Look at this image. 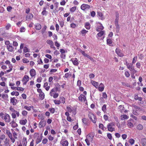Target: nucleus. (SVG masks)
Segmentation results:
<instances>
[{"mask_svg":"<svg viewBox=\"0 0 146 146\" xmlns=\"http://www.w3.org/2000/svg\"><path fill=\"white\" fill-rule=\"evenodd\" d=\"M23 62L24 63H27L29 62V60L26 58H23Z\"/></svg>","mask_w":146,"mask_h":146,"instance_id":"47","label":"nucleus"},{"mask_svg":"<svg viewBox=\"0 0 146 146\" xmlns=\"http://www.w3.org/2000/svg\"><path fill=\"white\" fill-rule=\"evenodd\" d=\"M5 138V135L4 134H2L1 135L0 137V139L2 140H3Z\"/></svg>","mask_w":146,"mask_h":146,"instance_id":"63","label":"nucleus"},{"mask_svg":"<svg viewBox=\"0 0 146 146\" xmlns=\"http://www.w3.org/2000/svg\"><path fill=\"white\" fill-rule=\"evenodd\" d=\"M80 51L84 56L85 57L87 55V54L84 51H83L82 50H80Z\"/></svg>","mask_w":146,"mask_h":146,"instance_id":"48","label":"nucleus"},{"mask_svg":"<svg viewBox=\"0 0 146 146\" xmlns=\"http://www.w3.org/2000/svg\"><path fill=\"white\" fill-rule=\"evenodd\" d=\"M137 59V56H136L135 57H134L133 59L132 63L134 64L136 62Z\"/></svg>","mask_w":146,"mask_h":146,"instance_id":"54","label":"nucleus"},{"mask_svg":"<svg viewBox=\"0 0 146 146\" xmlns=\"http://www.w3.org/2000/svg\"><path fill=\"white\" fill-rule=\"evenodd\" d=\"M88 32V31H86L85 29H83L81 31V33L82 34H84Z\"/></svg>","mask_w":146,"mask_h":146,"instance_id":"61","label":"nucleus"},{"mask_svg":"<svg viewBox=\"0 0 146 146\" xmlns=\"http://www.w3.org/2000/svg\"><path fill=\"white\" fill-rule=\"evenodd\" d=\"M54 102L56 104L59 105L61 103V102L60 100H54Z\"/></svg>","mask_w":146,"mask_h":146,"instance_id":"44","label":"nucleus"},{"mask_svg":"<svg viewBox=\"0 0 146 146\" xmlns=\"http://www.w3.org/2000/svg\"><path fill=\"white\" fill-rule=\"evenodd\" d=\"M88 117L94 123H96L97 118L96 116L92 113H89L88 114Z\"/></svg>","mask_w":146,"mask_h":146,"instance_id":"4","label":"nucleus"},{"mask_svg":"<svg viewBox=\"0 0 146 146\" xmlns=\"http://www.w3.org/2000/svg\"><path fill=\"white\" fill-rule=\"evenodd\" d=\"M33 17V15L32 14L30 13L26 17V19L27 20L30 19Z\"/></svg>","mask_w":146,"mask_h":146,"instance_id":"34","label":"nucleus"},{"mask_svg":"<svg viewBox=\"0 0 146 146\" xmlns=\"http://www.w3.org/2000/svg\"><path fill=\"white\" fill-rule=\"evenodd\" d=\"M6 133L8 135L10 138H12V135L9 130H7L6 131Z\"/></svg>","mask_w":146,"mask_h":146,"instance_id":"28","label":"nucleus"},{"mask_svg":"<svg viewBox=\"0 0 146 146\" xmlns=\"http://www.w3.org/2000/svg\"><path fill=\"white\" fill-rule=\"evenodd\" d=\"M30 73L32 77L34 76L36 74L35 71L34 69H31L30 71Z\"/></svg>","mask_w":146,"mask_h":146,"instance_id":"18","label":"nucleus"},{"mask_svg":"<svg viewBox=\"0 0 146 146\" xmlns=\"http://www.w3.org/2000/svg\"><path fill=\"white\" fill-rule=\"evenodd\" d=\"M70 61L72 62L73 64L75 66H77L79 64L78 60L76 58H71Z\"/></svg>","mask_w":146,"mask_h":146,"instance_id":"7","label":"nucleus"},{"mask_svg":"<svg viewBox=\"0 0 146 146\" xmlns=\"http://www.w3.org/2000/svg\"><path fill=\"white\" fill-rule=\"evenodd\" d=\"M99 127L102 129V130H106V127H104V125L102 124H100L99 125Z\"/></svg>","mask_w":146,"mask_h":146,"instance_id":"37","label":"nucleus"},{"mask_svg":"<svg viewBox=\"0 0 146 146\" xmlns=\"http://www.w3.org/2000/svg\"><path fill=\"white\" fill-rule=\"evenodd\" d=\"M134 99L136 100H138L139 101H141L142 98L141 97H139L138 95H135L134 96Z\"/></svg>","mask_w":146,"mask_h":146,"instance_id":"25","label":"nucleus"},{"mask_svg":"<svg viewBox=\"0 0 146 146\" xmlns=\"http://www.w3.org/2000/svg\"><path fill=\"white\" fill-rule=\"evenodd\" d=\"M107 137L108 139L110 140L112 139V135L111 133H109L107 135Z\"/></svg>","mask_w":146,"mask_h":146,"instance_id":"60","label":"nucleus"},{"mask_svg":"<svg viewBox=\"0 0 146 146\" xmlns=\"http://www.w3.org/2000/svg\"><path fill=\"white\" fill-rule=\"evenodd\" d=\"M58 90V88H56L52 89L51 91L50 94V96H52L54 98H56L58 97V93H56Z\"/></svg>","mask_w":146,"mask_h":146,"instance_id":"2","label":"nucleus"},{"mask_svg":"<svg viewBox=\"0 0 146 146\" xmlns=\"http://www.w3.org/2000/svg\"><path fill=\"white\" fill-rule=\"evenodd\" d=\"M139 59H140L141 60L143 58V55L142 54H139Z\"/></svg>","mask_w":146,"mask_h":146,"instance_id":"55","label":"nucleus"},{"mask_svg":"<svg viewBox=\"0 0 146 146\" xmlns=\"http://www.w3.org/2000/svg\"><path fill=\"white\" fill-rule=\"evenodd\" d=\"M41 14L42 15L46 16L48 14V12L45 10H44L42 12Z\"/></svg>","mask_w":146,"mask_h":146,"instance_id":"43","label":"nucleus"},{"mask_svg":"<svg viewBox=\"0 0 146 146\" xmlns=\"http://www.w3.org/2000/svg\"><path fill=\"white\" fill-rule=\"evenodd\" d=\"M141 142L143 146H146V139L143 138L141 139Z\"/></svg>","mask_w":146,"mask_h":146,"instance_id":"26","label":"nucleus"},{"mask_svg":"<svg viewBox=\"0 0 146 146\" xmlns=\"http://www.w3.org/2000/svg\"><path fill=\"white\" fill-rule=\"evenodd\" d=\"M2 98L4 100H6L8 98V96L7 94H3L2 95Z\"/></svg>","mask_w":146,"mask_h":146,"instance_id":"36","label":"nucleus"},{"mask_svg":"<svg viewBox=\"0 0 146 146\" xmlns=\"http://www.w3.org/2000/svg\"><path fill=\"white\" fill-rule=\"evenodd\" d=\"M29 80V77L27 75H25L22 80V81L23 82V85H25L26 84L27 82Z\"/></svg>","mask_w":146,"mask_h":146,"instance_id":"6","label":"nucleus"},{"mask_svg":"<svg viewBox=\"0 0 146 146\" xmlns=\"http://www.w3.org/2000/svg\"><path fill=\"white\" fill-rule=\"evenodd\" d=\"M90 8L89 5L86 4H83L81 6V9H89Z\"/></svg>","mask_w":146,"mask_h":146,"instance_id":"11","label":"nucleus"},{"mask_svg":"<svg viewBox=\"0 0 146 146\" xmlns=\"http://www.w3.org/2000/svg\"><path fill=\"white\" fill-rule=\"evenodd\" d=\"M46 26L45 25L43 27V28L42 29V33L43 34L45 32L46 30Z\"/></svg>","mask_w":146,"mask_h":146,"instance_id":"40","label":"nucleus"},{"mask_svg":"<svg viewBox=\"0 0 146 146\" xmlns=\"http://www.w3.org/2000/svg\"><path fill=\"white\" fill-rule=\"evenodd\" d=\"M23 52L25 53L28 52V49L26 47H24L23 49Z\"/></svg>","mask_w":146,"mask_h":146,"instance_id":"57","label":"nucleus"},{"mask_svg":"<svg viewBox=\"0 0 146 146\" xmlns=\"http://www.w3.org/2000/svg\"><path fill=\"white\" fill-rule=\"evenodd\" d=\"M129 117L126 115H121V120H123L125 119H127Z\"/></svg>","mask_w":146,"mask_h":146,"instance_id":"21","label":"nucleus"},{"mask_svg":"<svg viewBox=\"0 0 146 146\" xmlns=\"http://www.w3.org/2000/svg\"><path fill=\"white\" fill-rule=\"evenodd\" d=\"M136 128L139 130H141L143 129V127L142 125L139 124L137 126Z\"/></svg>","mask_w":146,"mask_h":146,"instance_id":"32","label":"nucleus"},{"mask_svg":"<svg viewBox=\"0 0 146 146\" xmlns=\"http://www.w3.org/2000/svg\"><path fill=\"white\" fill-rule=\"evenodd\" d=\"M60 144H62V146H68V143L66 140H62L60 142Z\"/></svg>","mask_w":146,"mask_h":146,"instance_id":"12","label":"nucleus"},{"mask_svg":"<svg viewBox=\"0 0 146 146\" xmlns=\"http://www.w3.org/2000/svg\"><path fill=\"white\" fill-rule=\"evenodd\" d=\"M107 42L108 44H111L112 43V41L110 39H108L107 40Z\"/></svg>","mask_w":146,"mask_h":146,"instance_id":"49","label":"nucleus"},{"mask_svg":"<svg viewBox=\"0 0 146 146\" xmlns=\"http://www.w3.org/2000/svg\"><path fill=\"white\" fill-rule=\"evenodd\" d=\"M38 116L40 118L41 120H43L44 119V116L42 114H39L38 115Z\"/></svg>","mask_w":146,"mask_h":146,"instance_id":"45","label":"nucleus"},{"mask_svg":"<svg viewBox=\"0 0 146 146\" xmlns=\"http://www.w3.org/2000/svg\"><path fill=\"white\" fill-rule=\"evenodd\" d=\"M61 103L64 104L65 102V99L62 96L60 97V100Z\"/></svg>","mask_w":146,"mask_h":146,"instance_id":"38","label":"nucleus"},{"mask_svg":"<svg viewBox=\"0 0 146 146\" xmlns=\"http://www.w3.org/2000/svg\"><path fill=\"white\" fill-rule=\"evenodd\" d=\"M104 33V31H101L98 33L97 35L99 36L100 37L102 36Z\"/></svg>","mask_w":146,"mask_h":146,"instance_id":"39","label":"nucleus"},{"mask_svg":"<svg viewBox=\"0 0 146 146\" xmlns=\"http://www.w3.org/2000/svg\"><path fill=\"white\" fill-rule=\"evenodd\" d=\"M35 28L36 30H39L41 29V26L40 24L37 23L35 25Z\"/></svg>","mask_w":146,"mask_h":146,"instance_id":"29","label":"nucleus"},{"mask_svg":"<svg viewBox=\"0 0 146 146\" xmlns=\"http://www.w3.org/2000/svg\"><path fill=\"white\" fill-rule=\"evenodd\" d=\"M22 114L23 116H26L27 114V112L25 110L23 111L22 112Z\"/></svg>","mask_w":146,"mask_h":146,"instance_id":"46","label":"nucleus"},{"mask_svg":"<svg viewBox=\"0 0 146 146\" xmlns=\"http://www.w3.org/2000/svg\"><path fill=\"white\" fill-rule=\"evenodd\" d=\"M94 136L91 134L87 135L86 136V139L90 141H92L93 139Z\"/></svg>","mask_w":146,"mask_h":146,"instance_id":"16","label":"nucleus"},{"mask_svg":"<svg viewBox=\"0 0 146 146\" xmlns=\"http://www.w3.org/2000/svg\"><path fill=\"white\" fill-rule=\"evenodd\" d=\"M129 142L132 145L134 143L135 141L133 139H130L129 140Z\"/></svg>","mask_w":146,"mask_h":146,"instance_id":"52","label":"nucleus"},{"mask_svg":"<svg viewBox=\"0 0 146 146\" xmlns=\"http://www.w3.org/2000/svg\"><path fill=\"white\" fill-rule=\"evenodd\" d=\"M115 123L112 122L109 123L107 125V127L109 131L112 132L115 131Z\"/></svg>","mask_w":146,"mask_h":146,"instance_id":"3","label":"nucleus"},{"mask_svg":"<svg viewBox=\"0 0 146 146\" xmlns=\"http://www.w3.org/2000/svg\"><path fill=\"white\" fill-rule=\"evenodd\" d=\"M104 29V27L101 25H100L98 26L96 28L97 31L99 32L102 30Z\"/></svg>","mask_w":146,"mask_h":146,"instance_id":"22","label":"nucleus"},{"mask_svg":"<svg viewBox=\"0 0 146 146\" xmlns=\"http://www.w3.org/2000/svg\"><path fill=\"white\" fill-rule=\"evenodd\" d=\"M92 84L96 88H98V82H96L94 81H93L92 82Z\"/></svg>","mask_w":146,"mask_h":146,"instance_id":"23","label":"nucleus"},{"mask_svg":"<svg viewBox=\"0 0 146 146\" xmlns=\"http://www.w3.org/2000/svg\"><path fill=\"white\" fill-rule=\"evenodd\" d=\"M79 100L81 102H85L86 100V97L83 94H81L78 98Z\"/></svg>","mask_w":146,"mask_h":146,"instance_id":"10","label":"nucleus"},{"mask_svg":"<svg viewBox=\"0 0 146 146\" xmlns=\"http://www.w3.org/2000/svg\"><path fill=\"white\" fill-rule=\"evenodd\" d=\"M39 96L40 97V98L41 100H43L44 98V94L43 92L41 93H40Z\"/></svg>","mask_w":146,"mask_h":146,"instance_id":"31","label":"nucleus"},{"mask_svg":"<svg viewBox=\"0 0 146 146\" xmlns=\"http://www.w3.org/2000/svg\"><path fill=\"white\" fill-rule=\"evenodd\" d=\"M18 101L15 97L11 98L10 103L12 104L13 106H15L16 105Z\"/></svg>","mask_w":146,"mask_h":146,"instance_id":"8","label":"nucleus"},{"mask_svg":"<svg viewBox=\"0 0 146 146\" xmlns=\"http://www.w3.org/2000/svg\"><path fill=\"white\" fill-rule=\"evenodd\" d=\"M82 121L84 125L88 126L90 124L89 119L86 118H83L82 119Z\"/></svg>","mask_w":146,"mask_h":146,"instance_id":"9","label":"nucleus"},{"mask_svg":"<svg viewBox=\"0 0 146 146\" xmlns=\"http://www.w3.org/2000/svg\"><path fill=\"white\" fill-rule=\"evenodd\" d=\"M11 25L9 23H7V25L5 26L6 29L7 30H8L11 27Z\"/></svg>","mask_w":146,"mask_h":146,"instance_id":"42","label":"nucleus"},{"mask_svg":"<svg viewBox=\"0 0 146 146\" xmlns=\"http://www.w3.org/2000/svg\"><path fill=\"white\" fill-rule=\"evenodd\" d=\"M23 146H26L27 143V139L25 138H24L23 139L22 141Z\"/></svg>","mask_w":146,"mask_h":146,"instance_id":"27","label":"nucleus"},{"mask_svg":"<svg viewBox=\"0 0 146 146\" xmlns=\"http://www.w3.org/2000/svg\"><path fill=\"white\" fill-rule=\"evenodd\" d=\"M122 84L123 86H127L128 87H129L130 86L129 85V84H128L126 83L122 82Z\"/></svg>","mask_w":146,"mask_h":146,"instance_id":"58","label":"nucleus"},{"mask_svg":"<svg viewBox=\"0 0 146 146\" xmlns=\"http://www.w3.org/2000/svg\"><path fill=\"white\" fill-rule=\"evenodd\" d=\"M5 33L4 31L1 29H0V35H3Z\"/></svg>","mask_w":146,"mask_h":146,"instance_id":"64","label":"nucleus"},{"mask_svg":"<svg viewBox=\"0 0 146 146\" xmlns=\"http://www.w3.org/2000/svg\"><path fill=\"white\" fill-rule=\"evenodd\" d=\"M104 84L102 83H101L100 85L98 86V89L99 91L100 92H102L104 90Z\"/></svg>","mask_w":146,"mask_h":146,"instance_id":"13","label":"nucleus"},{"mask_svg":"<svg viewBox=\"0 0 146 146\" xmlns=\"http://www.w3.org/2000/svg\"><path fill=\"white\" fill-rule=\"evenodd\" d=\"M27 120L26 119L24 120H20L19 121L21 125H25L27 123Z\"/></svg>","mask_w":146,"mask_h":146,"instance_id":"24","label":"nucleus"},{"mask_svg":"<svg viewBox=\"0 0 146 146\" xmlns=\"http://www.w3.org/2000/svg\"><path fill=\"white\" fill-rule=\"evenodd\" d=\"M115 25L116 27V32L117 33H118L119 31L120 27L118 23L115 24Z\"/></svg>","mask_w":146,"mask_h":146,"instance_id":"30","label":"nucleus"},{"mask_svg":"<svg viewBox=\"0 0 146 146\" xmlns=\"http://www.w3.org/2000/svg\"><path fill=\"white\" fill-rule=\"evenodd\" d=\"M46 42L48 44L50 45L53 42L52 40H47Z\"/></svg>","mask_w":146,"mask_h":146,"instance_id":"50","label":"nucleus"},{"mask_svg":"<svg viewBox=\"0 0 146 146\" xmlns=\"http://www.w3.org/2000/svg\"><path fill=\"white\" fill-rule=\"evenodd\" d=\"M127 125L129 126V127H132L133 126V124L130 122H128Z\"/></svg>","mask_w":146,"mask_h":146,"instance_id":"56","label":"nucleus"},{"mask_svg":"<svg viewBox=\"0 0 146 146\" xmlns=\"http://www.w3.org/2000/svg\"><path fill=\"white\" fill-rule=\"evenodd\" d=\"M77 85L78 86L80 87L81 85V82L80 80H78L77 81Z\"/></svg>","mask_w":146,"mask_h":146,"instance_id":"53","label":"nucleus"},{"mask_svg":"<svg viewBox=\"0 0 146 146\" xmlns=\"http://www.w3.org/2000/svg\"><path fill=\"white\" fill-rule=\"evenodd\" d=\"M48 139L50 140V141H52L54 139V138L53 137H52L51 136V135H49L48 136Z\"/></svg>","mask_w":146,"mask_h":146,"instance_id":"62","label":"nucleus"},{"mask_svg":"<svg viewBox=\"0 0 146 146\" xmlns=\"http://www.w3.org/2000/svg\"><path fill=\"white\" fill-rule=\"evenodd\" d=\"M7 48L8 50L11 52H13L14 49L13 47L12 46V44H10L9 46H7Z\"/></svg>","mask_w":146,"mask_h":146,"instance_id":"19","label":"nucleus"},{"mask_svg":"<svg viewBox=\"0 0 146 146\" xmlns=\"http://www.w3.org/2000/svg\"><path fill=\"white\" fill-rule=\"evenodd\" d=\"M98 15H99V16L100 17V19L102 20H103V19H104V16H103V14H102V13H101V12H98Z\"/></svg>","mask_w":146,"mask_h":146,"instance_id":"35","label":"nucleus"},{"mask_svg":"<svg viewBox=\"0 0 146 146\" xmlns=\"http://www.w3.org/2000/svg\"><path fill=\"white\" fill-rule=\"evenodd\" d=\"M71 76V74H69L68 73H66L64 75L65 77L66 78H68L69 77Z\"/></svg>","mask_w":146,"mask_h":146,"instance_id":"41","label":"nucleus"},{"mask_svg":"<svg viewBox=\"0 0 146 146\" xmlns=\"http://www.w3.org/2000/svg\"><path fill=\"white\" fill-rule=\"evenodd\" d=\"M42 134H41L40 135V137H37L36 141V143L37 144L39 143L41 141L42 139Z\"/></svg>","mask_w":146,"mask_h":146,"instance_id":"15","label":"nucleus"},{"mask_svg":"<svg viewBox=\"0 0 146 146\" xmlns=\"http://www.w3.org/2000/svg\"><path fill=\"white\" fill-rule=\"evenodd\" d=\"M102 110L105 113L106 112V105L104 104L102 107Z\"/></svg>","mask_w":146,"mask_h":146,"instance_id":"33","label":"nucleus"},{"mask_svg":"<svg viewBox=\"0 0 146 146\" xmlns=\"http://www.w3.org/2000/svg\"><path fill=\"white\" fill-rule=\"evenodd\" d=\"M1 117L3 119H4L6 122H9L10 121V117L8 114H6L4 116H2Z\"/></svg>","mask_w":146,"mask_h":146,"instance_id":"5","label":"nucleus"},{"mask_svg":"<svg viewBox=\"0 0 146 146\" xmlns=\"http://www.w3.org/2000/svg\"><path fill=\"white\" fill-rule=\"evenodd\" d=\"M85 27L88 30H89L90 28V25L88 22H86L85 23Z\"/></svg>","mask_w":146,"mask_h":146,"instance_id":"20","label":"nucleus"},{"mask_svg":"<svg viewBox=\"0 0 146 146\" xmlns=\"http://www.w3.org/2000/svg\"><path fill=\"white\" fill-rule=\"evenodd\" d=\"M115 52L117 55L120 57H122L123 56V53L121 52L120 50L117 48L115 50Z\"/></svg>","mask_w":146,"mask_h":146,"instance_id":"14","label":"nucleus"},{"mask_svg":"<svg viewBox=\"0 0 146 146\" xmlns=\"http://www.w3.org/2000/svg\"><path fill=\"white\" fill-rule=\"evenodd\" d=\"M48 141V139L46 138H45L43 139L42 140V143L44 144H46Z\"/></svg>","mask_w":146,"mask_h":146,"instance_id":"51","label":"nucleus"},{"mask_svg":"<svg viewBox=\"0 0 146 146\" xmlns=\"http://www.w3.org/2000/svg\"><path fill=\"white\" fill-rule=\"evenodd\" d=\"M49 110L52 113H54L55 111V110L54 108H50L49 109Z\"/></svg>","mask_w":146,"mask_h":146,"instance_id":"59","label":"nucleus"},{"mask_svg":"<svg viewBox=\"0 0 146 146\" xmlns=\"http://www.w3.org/2000/svg\"><path fill=\"white\" fill-rule=\"evenodd\" d=\"M126 64L127 68L130 70L133 74L137 72V71L134 68V67L132 64L127 63V62H126Z\"/></svg>","mask_w":146,"mask_h":146,"instance_id":"1","label":"nucleus"},{"mask_svg":"<svg viewBox=\"0 0 146 146\" xmlns=\"http://www.w3.org/2000/svg\"><path fill=\"white\" fill-rule=\"evenodd\" d=\"M46 122L45 121H41L39 123V127L41 128L42 127H44L46 125Z\"/></svg>","mask_w":146,"mask_h":146,"instance_id":"17","label":"nucleus"}]
</instances>
